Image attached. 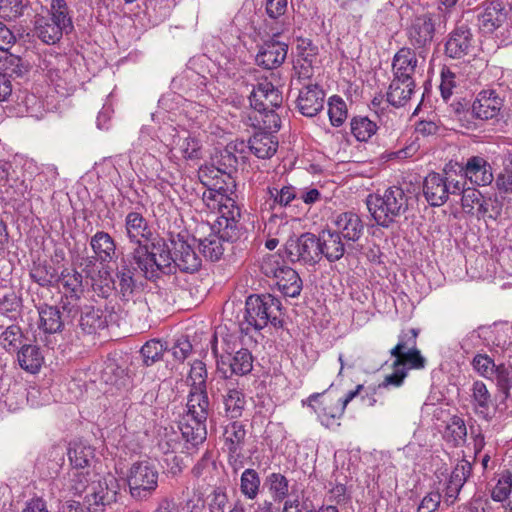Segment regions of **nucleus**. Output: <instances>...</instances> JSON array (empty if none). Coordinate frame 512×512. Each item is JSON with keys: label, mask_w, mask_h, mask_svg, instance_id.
<instances>
[{"label": "nucleus", "mask_w": 512, "mask_h": 512, "mask_svg": "<svg viewBox=\"0 0 512 512\" xmlns=\"http://www.w3.org/2000/svg\"><path fill=\"white\" fill-rule=\"evenodd\" d=\"M198 178L207 188L202 195L206 207L218 213L217 222L223 235L235 239L243 233L241 209L236 203V182L229 171L205 164L199 168Z\"/></svg>", "instance_id": "1"}, {"label": "nucleus", "mask_w": 512, "mask_h": 512, "mask_svg": "<svg viewBox=\"0 0 512 512\" xmlns=\"http://www.w3.org/2000/svg\"><path fill=\"white\" fill-rule=\"evenodd\" d=\"M207 376L204 362L196 360L191 364L187 377L190 387L186 404L187 412L180 428L183 436L192 444L203 443L207 438L206 421L210 410Z\"/></svg>", "instance_id": "2"}, {"label": "nucleus", "mask_w": 512, "mask_h": 512, "mask_svg": "<svg viewBox=\"0 0 512 512\" xmlns=\"http://www.w3.org/2000/svg\"><path fill=\"white\" fill-rule=\"evenodd\" d=\"M115 481L112 476L109 479L102 478L90 469H72L67 488L75 495L87 491L84 499L87 512H102L106 505L117 500V491L113 486Z\"/></svg>", "instance_id": "3"}, {"label": "nucleus", "mask_w": 512, "mask_h": 512, "mask_svg": "<svg viewBox=\"0 0 512 512\" xmlns=\"http://www.w3.org/2000/svg\"><path fill=\"white\" fill-rule=\"evenodd\" d=\"M235 335H226L219 342L217 334L211 341V350L216 358L217 369L223 374L220 380L230 381L232 375L243 376L253 369V357L246 348H239Z\"/></svg>", "instance_id": "4"}, {"label": "nucleus", "mask_w": 512, "mask_h": 512, "mask_svg": "<svg viewBox=\"0 0 512 512\" xmlns=\"http://www.w3.org/2000/svg\"><path fill=\"white\" fill-rule=\"evenodd\" d=\"M201 266V259L193 248L183 240L173 242V254L165 248L152 261L150 268L146 267L145 277L149 280L158 278L160 274H172L176 270L185 273L196 272Z\"/></svg>", "instance_id": "5"}, {"label": "nucleus", "mask_w": 512, "mask_h": 512, "mask_svg": "<svg viewBox=\"0 0 512 512\" xmlns=\"http://www.w3.org/2000/svg\"><path fill=\"white\" fill-rule=\"evenodd\" d=\"M410 199V195L401 186L394 185L386 188L382 194L369 195L367 206L376 223L389 228L407 212Z\"/></svg>", "instance_id": "6"}, {"label": "nucleus", "mask_w": 512, "mask_h": 512, "mask_svg": "<svg viewBox=\"0 0 512 512\" xmlns=\"http://www.w3.org/2000/svg\"><path fill=\"white\" fill-rule=\"evenodd\" d=\"M130 249L136 267L146 275V267L150 268L152 261L163 250V245L153 242V232L147 221L139 213H130Z\"/></svg>", "instance_id": "7"}, {"label": "nucleus", "mask_w": 512, "mask_h": 512, "mask_svg": "<svg viewBox=\"0 0 512 512\" xmlns=\"http://www.w3.org/2000/svg\"><path fill=\"white\" fill-rule=\"evenodd\" d=\"M281 301L271 294L250 295L245 302V311L241 329L248 332L251 328L261 330L269 323H280Z\"/></svg>", "instance_id": "8"}, {"label": "nucleus", "mask_w": 512, "mask_h": 512, "mask_svg": "<svg viewBox=\"0 0 512 512\" xmlns=\"http://www.w3.org/2000/svg\"><path fill=\"white\" fill-rule=\"evenodd\" d=\"M260 271L271 279L278 290L287 297H298L303 282L298 272L291 268L279 253L267 254L260 261Z\"/></svg>", "instance_id": "9"}, {"label": "nucleus", "mask_w": 512, "mask_h": 512, "mask_svg": "<svg viewBox=\"0 0 512 512\" xmlns=\"http://www.w3.org/2000/svg\"><path fill=\"white\" fill-rule=\"evenodd\" d=\"M158 470L149 457L133 460L130 466V497L143 501L149 499L158 487Z\"/></svg>", "instance_id": "10"}, {"label": "nucleus", "mask_w": 512, "mask_h": 512, "mask_svg": "<svg viewBox=\"0 0 512 512\" xmlns=\"http://www.w3.org/2000/svg\"><path fill=\"white\" fill-rule=\"evenodd\" d=\"M440 15L427 12L413 17L405 29L410 48L424 58L429 51L437 31Z\"/></svg>", "instance_id": "11"}, {"label": "nucleus", "mask_w": 512, "mask_h": 512, "mask_svg": "<svg viewBox=\"0 0 512 512\" xmlns=\"http://www.w3.org/2000/svg\"><path fill=\"white\" fill-rule=\"evenodd\" d=\"M450 166L451 164L446 165L444 174L432 172L424 178L423 195L431 206H442L449 199V195L460 191L459 180L450 174Z\"/></svg>", "instance_id": "12"}, {"label": "nucleus", "mask_w": 512, "mask_h": 512, "mask_svg": "<svg viewBox=\"0 0 512 512\" xmlns=\"http://www.w3.org/2000/svg\"><path fill=\"white\" fill-rule=\"evenodd\" d=\"M285 251L292 262L303 265L314 266L321 260L318 237L309 232L290 237L285 244Z\"/></svg>", "instance_id": "13"}, {"label": "nucleus", "mask_w": 512, "mask_h": 512, "mask_svg": "<svg viewBox=\"0 0 512 512\" xmlns=\"http://www.w3.org/2000/svg\"><path fill=\"white\" fill-rule=\"evenodd\" d=\"M61 308L62 311L58 306L47 304L39 306V329L49 334L61 332L65 322L79 314V307L71 301L62 302Z\"/></svg>", "instance_id": "14"}, {"label": "nucleus", "mask_w": 512, "mask_h": 512, "mask_svg": "<svg viewBox=\"0 0 512 512\" xmlns=\"http://www.w3.org/2000/svg\"><path fill=\"white\" fill-rule=\"evenodd\" d=\"M222 390H224L222 404L225 416L229 419H239L247 404L243 390L236 387L232 381L216 380L215 384H211L210 391L213 397Z\"/></svg>", "instance_id": "15"}, {"label": "nucleus", "mask_w": 512, "mask_h": 512, "mask_svg": "<svg viewBox=\"0 0 512 512\" xmlns=\"http://www.w3.org/2000/svg\"><path fill=\"white\" fill-rule=\"evenodd\" d=\"M478 10V26L484 34L495 32L507 22L509 11L502 1H485Z\"/></svg>", "instance_id": "16"}, {"label": "nucleus", "mask_w": 512, "mask_h": 512, "mask_svg": "<svg viewBox=\"0 0 512 512\" xmlns=\"http://www.w3.org/2000/svg\"><path fill=\"white\" fill-rule=\"evenodd\" d=\"M249 100L255 112H263L281 107L283 96L272 82L262 79L254 86Z\"/></svg>", "instance_id": "17"}, {"label": "nucleus", "mask_w": 512, "mask_h": 512, "mask_svg": "<svg viewBox=\"0 0 512 512\" xmlns=\"http://www.w3.org/2000/svg\"><path fill=\"white\" fill-rule=\"evenodd\" d=\"M320 398L321 394H312L307 399L309 407L316 413L320 423L330 429L340 426L339 420L345 409L338 401L334 402L327 398L320 400Z\"/></svg>", "instance_id": "18"}, {"label": "nucleus", "mask_w": 512, "mask_h": 512, "mask_svg": "<svg viewBox=\"0 0 512 512\" xmlns=\"http://www.w3.org/2000/svg\"><path fill=\"white\" fill-rule=\"evenodd\" d=\"M325 92L317 84H304L299 90L296 109L305 117L312 118L324 108Z\"/></svg>", "instance_id": "19"}, {"label": "nucleus", "mask_w": 512, "mask_h": 512, "mask_svg": "<svg viewBox=\"0 0 512 512\" xmlns=\"http://www.w3.org/2000/svg\"><path fill=\"white\" fill-rule=\"evenodd\" d=\"M460 174L477 186L490 185L494 179L492 167L482 156H472L465 164H458Z\"/></svg>", "instance_id": "20"}, {"label": "nucleus", "mask_w": 512, "mask_h": 512, "mask_svg": "<svg viewBox=\"0 0 512 512\" xmlns=\"http://www.w3.org/2000/svg\"><path fill=\"white\" fill-rule=\"evenodd\" d=\"M265 12L267 18L264 21V33L267 36L277 37L288 29V21L285 16L287 0H265Z\"/></svg>", "instance_id": "21"}, {"label": "nucleus", "mask_w": 512, "mask_h": 512, "mask_svg": "<svg viewBox=\"0 0 512 512\" xmlns=\"http://www.w3.org/2000/svg\"><path fill=\"white\" fill-rule=\"evenodd\" d=\"M472 473V464L466 459L458 461L442 489V498L447 505H453L458 495Z\"/></svg>", "instance_id": "22"}, {"label": "nucleus", "mask_w": 512, "mask_h": 512, "mask_svg": "<svg viewBox=\"0 0 512 512\" xmlns=\"http://www.w3.org/2000/svg\"><path fill=\"white\" fill-rule=\"evenodd\" d=\"M473 49L471 29L465 23L458 24L449 34L445 44V53L453 59L468 55Z\"/></svg>", "instance_id": "23"}, {"label": "nucleus", "mask_w": 512, "mask_h": 512, "mask_svg": "<svg viewBox=\"0 0 512 512\" xmlns=\"http://www.w3.org/2000/svg\"><path fill=\"white\" fill-rule=\"evenodd\" d=\"M333 224L335 226L333 230L346 241L348 247L351 242H357L364 233V222L357 213L352 211L336 215Z\"/></svg>", "instance_id": "24"}, {"label": "nucleus", "mask_w": 512, "mask_h": 512, "mask_svg": "<svg viewBox=\"0 0 512 512\" xmlns=\"http://www.w3.org/2000/svg\"><path fill=\"white\" fill-rule=\"evenodd\" d=\"M288 52V44L274 39L265 41L256 55V63L268 70L280 67Z\"/></svg>", "instance_id": "25"}, {"label": "nucleus", "mask_w": 512, "mask_h": 512, "mask_svg": "<svg viewBox=\"0 0 512 512\" xmlns=\"http://www.w3.org/2000/svg\"><path fill=\"white\" fill-rule=\"evenodd\" d=\"M503 100L495 90H482L472 104V113L475 118L489 120L498 115Z\"/></svg>", "instance_id": "26"}, {"label": "nucleus", "mask_w": 512, "mask_h": 512, "mask_svg": "<svg viewBox=\"0 0 512 512\" xmlns=\"http://www.w3.org/2000/svg\"><path fill=\"white\" fill-rule=\"evenodd\" d=\"M417 52L410 47L399 49L392 59L394 79L415 80L414 75L418 64Z\"/></svg>", "instance_id": "27"}, {"label": "nucleus", "mask_w": 512, "mask_h": 512, "mask_svg": "<svg viewBox=\"0 0 512 512\" xmlns=\"http://www.w3.org/2000/svg\"><path fill=\"white\" fill-rule=\"evenodd\" d=\"M318 237L320 258L325 257L329 262L340 260L346 251L347 243L333 229L322 230Z\"/></svg>", "instance_id": "28"}, {"label": "nucleus", "mask_w": 512, "mask_h": 512, "mask_svg": "<svg viewBox=\"0 0 512 512\" xmlns=\"http://www.w3.org/2000/svg\"><path fill=\"white\" fill-rule=\"evenodd\" d=\"M472 403L475 413L485 420H491L496 411L508 414V410H501L497 403L493 404L491 394L482 381H475L472 385Z\"/></svg>", "instance_id": "29"}, {"label": "nucleus", "mask_w": 512, "mask_h": 512, "mask_svg": "<svg viewBox=\"0 0 512 512\" xmlns=\"http://www.w3.org/2000/svg\"><path fill=\"white\" fill-rule=\"evenodd\" d=\"M491 380L496 383L499 392L497 407L508 410V414L512 416V366L499 364Z\"/></svg>", "instance_id": "30"}, {"label": "nucleus", "mask_w": 512, "mask_h": 512, "mask_svg": "<svg viewBox=\"0 0 512 512\" xmlns=\"http://www.w3.org/2000/svg\"><path fill=\"white\" fill-rule=\"evenodd\" d=\"M215 227L217 228V234H210L208 237L201 239L199 242V248L201 253L206 259L212 262L218 261L223 255L225 250L223 246L224 241L235 242L241 239L246 233L245 226L243 225V233L235 239H229L223 235V231L221 230V227H219L217 221Z\"/></svg>", "instance_id": "31"}, {"label": "nucleus", "mask_w": 512, "mask_h": 512, "mask_svg": "<svg viewBox=\"0 0 512 512\" xmlns=\"http://www.w3.org/2000/svg\"><path fill=\"white\" fill-rule=\"evenodd\" d=\"M170 151L174 156L179 154L186 160H195L201 157V144L196 137L182 131L173 136Z\"/></svg>", "instance_id": "32"}, {"label": "nucleus", "mask_w": 512, "mask_h": 512, "mask_svg": "<svg viewBox=\"0 0 512 512\" xmlns=\"http://www.w3.org/2000/svg\"><path fill=\"white\" fill-rule=\"evenodd\" d=\"M278 139L271 132L257 131L249 139L250 151L260 159H269L277 151Z\"/></svg>", "instance_id": "33"}, {"label": "nucleus", "mask_w": 512, "mask_h": 512, "mask_svg": "<svg viewBox=\"0 0 512 512\" xmlns=\"http://www.w3.org/2000/svg\"><path fill=\"white\" fill-rule=\"evenodd\" d=\"M182 422L183 420L179 425L180 432L174 431L172 429H165L163 435L160 437L158 441V448L163 454L172 455L178 452L183 453L185 451H189L190 447H196L200 444H192L191 442L187 441V439L183 436L180 428Z\"/></svg>", "instance_id": "34"}, {"label": "nucleus", "mask_w": 512, "mask_h": 512, "mask_svg": "<svg viewBox=\"0 0 512 512\" xmlns=\"http://www.w3.org/2000/svg\"><path fill=\"white\" fill-rule=\"evenodd\" d=\"M35 34L45 44H55L62 38L63 34L70 31L62 29L60 24L46 16H37L35 19Z\"/></svg>", "instance_id": "35"}, {"label": "nucleus", "mask_w": 512, "mask_h": 512, "mask_svg": "<svg viewBox=\"0 0 512 512\" xmlns=\"http://www.w3.org/2000/svg\"><path fill=\"white\" fill-rule=\"evenodd\" d=\"M415 87V80L406 82L404 79L393 78L386 95L388 103L397 108L405 106L411 99Z\"/></svg>", "instance_id": "36"}, {"label": "nucleus", "mask_w": 512, "mask_h": 512, "mask_svg": "<svg viewBox=\"0 0 512 512\" xmlns=\"http://www.w3.org/2000/svg\"><path fill=\"white\" fill-rule=\"evenodd\" d=\"M223 426L222 438L226 450L243 449L246 440V425L238 419Z\"/></svg>", "instance_id": "37"}, {"label": "nucleus", "mask_w": 512, "mask_h": 512, "mask_svg": "<svg viewBox=\"0 0 512 512\" xmlns=\"http://www.w3.org/2000/svg\"><path fill=\"white\" fill-rule=\"evenodd\" d=\"M491 498L502 503L506 510L512 512V473L509 470L498 475L497 482L491 490Z\"/></svg>", "instance_id": "38"}, {"label": "nucleus", "mask_w": 512, "mask_h": 512, "mask_svg": "<svg viewBox=\"0 0 512 512\" xmlns=\"http://www.w3.org/2000/svg\"><path fill=\"white\" fill-rule=\"evenodd\" d=\"M95 450L90 445L74 442L68 449V458L72 469H90L95 458Z\"/></svg>", "instance_id": "39"}, {"label": "nucleus", "mask_w": 512, "mask_h": 512, "mask_svg": "<svg viewBox=\"0 0 512 512\" xmlns=\"http://www.w3.org/2000/svg\"><path fill=\"white\" fill-rule=\"evenodd\" d=\"M17 357L20 367L33 374L40 370L44 362L40 348L35 345H23Z\"/></svg>", "instance_id": "40"}, {"label": "nucleus", "mask_w": 512, "mask_h": 512, "mask_svg": "<svg viewBox=\"0 0 512 512\" xmlns=\"http://www.w3.org/2000/svg\"><path fill=\"white\" fill-rule=\"evenodd\" d=\"M95 258L101 262L110 261L115 253V244L109 234L97 232L90 241Z\"/></svg>", "instance_id": "41"}, {"label": "nucleus", "mask_w": 512, "mask_h": 512, "mask_svg": "<svg viewBox=\"0 0 512 512\" xmlns=\"http://www.w3.org/2000/svg\"><path fill=\"white\" fill-rule=\"evenodd\" d=\"M240 492L247 500H255L261 489V478L253 468L245 469L240 476Z\"/></svg>", "instance_id": "42"}, {"label": "nucleus", "mask_w": 512, "mask_h": 512, "mask_svg": "<svg viewBox=\"0 0 512 512\" xmlns=\"http://www.w3.org/2000/svg\"><path fill=\"white\" fill-rule=\"evenodd\" d=\"M267 487L274 502H282L289 495V480L280 472H273L266 476Z\"/></svg>", "instance_id": "43"}, {"label": "nucleus", "mask_w": 512, "mask_h": 512, "mask_svg": "<svg viewBox=\"0 0 512 512\" xmlns=\"http://www.w3.org/2000/svg\"><path fill=\"white\" fill-rule=\"evenodd\" d=\"M56 281L63 286L66 293L70 295V301L77 300L82 292V274L76 270L64 269ZM67 301L69 298L67 297Z\"/></svg>", "instance_id": "44"}, {"label": "nucleus", "mask_w": 512, "mask_h": 512, "mask_svg": "<svg viewBox=\"0 0 512 512\" xmlns=\"http://www.w3.org/2000/svg\"><path fill=\"white\" fill-rule=\"evenodd\" d=\"M79 326L87 334L95 333L99 328L104 327L101 311L93 306L86 305L79 308Z\"/></svg>", "instance_id": "45"}, {"label": "nucleus", "mask_w": 512, "mask_h": 512, "mask_svg": "<svg viewBox=\"0 0 512 512\" xmlns=\"http://www.w3.org/2000/svg\"><path fill=\"white\" fill-rule=\"evenodd\" d=\"M443 437L452 446L457 447L463 444L467 437V428L464 420L457 416L452 417L445 428Z\"/></svg>", "instance_id": "46"}, {"label": "nucleus", "mask_w": 512, "mask_h": 512, "mask_svg": "<svg viewBox=\"0 0 512 512\" xmlns=\"http://www.w3.org/2000/svg\"><path fill=\"white\" fill-rule=\"evenodd\" d=\"M47 17L60 24L62 29H67L70 32L72 31V17L66 0H51L50 12Z\"/></svg>", "instance_id": "47"}, {"label": "nucleus", "mask_w": 512, "mask_h": 512, "mask_svg": "<svg viewBox=\"0 0 512 512\" xmlns=\"http://www.w3.org/2000/svg\"><path fill=\"white\" fill-rule=\"evenodd\" d=\"M351 132L358 141H368L376 132L377 125L366 116H357L351 120Z\"/></svg>", "instance_id": "48"}, {"label": "nucleus", "mask_w": 512, "mask_h": 512, "mask_svg": "<svg viewBox=\"0 0 512 512\" xmlns=\"http://www.w3.org/2000/svg\"><path fill=\"white\" fill-rule=\"evenodd\" d=\"M31 279L42 287L51 286L57 280L55 268L47 262L34 263L30 270Z\"/></svg>", "instance_id": "49"}, {"label": "nucleus", "mask_w": 512, "mask_h": 512, "mask_svg": "<svg viewBox=\"0 0 512 512\" xmlns=\"http://www.w3.org/2000/svg\"><path fill=\"white\" fill-rule=\"evenodd\" d=\"M267 194L269 199L273 201L272 208L276 206L287 207L293 200L297 198L296 188L292 185H283L282 187H268Z\"/></svg>", "instance_id": "50"}, {"label": "nucleus", "mask_w": 512, "mask_h": 512, "mask_svg": "<svg viewBox=\"0 0 512 512\" xmlns=\"http://www.w3.org/2000/svg\"><path fill=\"white\" fill-rule=\"evenodd\" d=\"M460 191L454 195H461V205L465 213L474 214L475 207L482 201L483 195L474 187H466V181L459 180Z\"/></svg>", "instance_id": "51"}, {"label": "nucleus", "mask_w": 512, "mask_h": 512, "mask_svg": "<svg viewBox=\"0 0 512 512\" xmlns=\"http://www.w3.org/2000/svg\"><path fill=\"white\" fill-rule=\"evenodd\" d=\"M328 116L332 126H341L347 118V106L345 101L338 95L329 98Z\"/></svg>", "instance_id": "52"}, {"label": "nucleus", "mask_w": 512, "mask_h": 512, "mask_svg": "<svg viewBox=\"0 0 512 512\" xmlns=\"http://www.w3.org/2000/svg\"><path fill=\"white\" fill-rule=\"evenodd\" d=\"M165 351L164 345L156 339L147 341L140 349V356L145 366H151L161 360Z\"/></svg>", "instance_id": "53"}, {"label": "nucleus", "mask_w": 512, "mask_h": 512, "mask_svg": "<svg viewBox=\"0 0 512 512\" xmlns=\"http://www.w3.org/2000/svg\"><path fill=\"white\" fill-rule=\"evenodd\" d=\"M449 113L456 120L465 126V122L469 123L470 119L474 116L472 113V105L466 98L460 97L453 100L449 105ZM469 128L468 125H466Z\"/></svg>", "instance_id": "54"}, {"label": "nucleus", "mask_w": 512, "mask_h": 512, "mask_svg": "<svg viewBox=\"0 0 512 512\" xmlns=\"http://www.w3.org/2000/svg\"><path fill=\"white\" fill-rule=\"evenodd\" d=\"M418 333L419 331L415 328L402 331L398 337L397 345L391 349L390 354L398 359L404 351L416 348Z\"/></svg>", "instance_id": "55"}, {"label": "nucleus", "mask_w": 512, "mask_h": 512, "mask_svg": "<svg viewBox=\"0 0 512 512\" xmlns=\"http://www.w3.org/2000/svg\"><path fill=\"white\" fill-rule=\"evenodd\" d=\"M1 68L4 69L6 76L22 77L29 71L28 65L19 57L13 54L5 53Z\"/></svg>", "instance_id": "56"}, {"label": "nucleus", "mask_w": 512, "mask_h": 512, "mask_svg": "<svg viewBox=\"0 0 512 512\" xmlns=\"http://www.w3.org/2000/svg\"><path fill=\"white\" fill-rule=\"evenodd\" d=\"M23 334L18 325L8 326L0 336V345L6 351H16L21 345Z\"/></svg>", "instance_id": "57"}, {"label": "nucleus", "mask_w": 512, "mask_h": 512, "mask_svg": "<svg viewBox=\"0 0 512 512\" xmlns=\"http://www.w3.org/2000/svg\"><path fill=\"white\" fill-rule=\"evenodd\" d=\"M254 118L257 120L260 129L267 132H277L281 127V119L275 112V109L263 110V112H255Z\"/></svg>", "instance_id": "58"}, {"label": "nucleus", "mask_w": 512, "mask_h": 512, "mask_svg": "<svg viewBox=\"0 0 512 512\" xmlns=\"http://www.w3.org/2000/svg\"><path fill=\"white\" fill-rule=\"evenodd\" d=\"M472 366L479 375L487 379H492L497 372L498 365L486 354H477L472 360Z\"/></svg>", "instance_id": "59"}, {"label": "nucleus", "mask_w": 512, "mask_h": 512, "mask_svg": "<svg viewBox=\"0 0 512 512\" xmlns=\"http://www.w3.org/2000/svg\"><path fill=\"white\" fill-rule=\"evenodd\" d=\"M26 6L25 0H0V17L15 20L23 14Z\"/></svg>", "instance_id": "60"}, {"label": "nucleus", "mask_w": 512, "mask_h": 512, "mask_svg": "<svg viewBox=\"0 0 512 512\" xmlns=\"http://www.w3.org/2000/svg\"><path fill=\"white\" fill-rule=\"evenodd\" d=\"M316 47L310 49V52L306 54L302 63L299 67H295V75L291 80V84H301L302 80H309L313 76L312 57L316 55Z\"/></svg>", "instance_id": "61"}, {"label": "nucleus", "mask_w": 512, "mask_h": 512, "mask_svg": "<svg viewBox=\"0 0 512 512\" xmlns=\"http://www.w3.org/2000/svg\"><path fill=\"white\" fill-rule=\"evenodd\" d=\"M441 83L439 86L443 100L448 101L457 86L456 74L449 67H443L441 70Z\"/></svg>", "instance_id": "62"}, {"label": "nucleus", "mask_w": 512, "mask_h": 512, "mask_svg": "<svg viewBox=\"0 0 512 512\" xmlns=\"http://www.w3.org/2000/svg\"><path fill=\"white\" fill-rule=\"evenodd\" d=\"M399 358L402 360L401 366H408L410 369H423L426 364V359L417 347L404 351Z\"/></svg>", "instance_id": "63"}, {"label": "nucleus", "mask_w": 512, "mask_h": 512, "mask_svg": "<svg viewBox=\"0 0 512 512\" xmlns=\"http://www.w3.org/2000/svg\"><path fill=\"white\" fill-rule=\"evenodd\" d=\"M130 20L133 21V25L135 29H146L150 24V19L147 14V5L146 2L143 1V4L140 5L137 3L135 7H130Z\"/></svg>", "instance_id": "64"}]
</instances>
